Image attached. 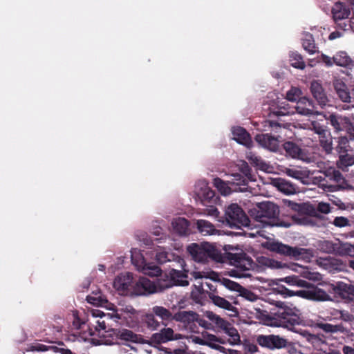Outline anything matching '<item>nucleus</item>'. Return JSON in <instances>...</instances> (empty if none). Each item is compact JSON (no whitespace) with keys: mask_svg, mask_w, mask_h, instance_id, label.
Masks as SVG:
<instances>
[{"mask_svg":"<svg viewBox=\"0 0 354 354\" xmlns=\"http://www.w3.org/2000/svg\"><path fill=\"white\" fill-rule=\"evenodd\" d=\"M275 305L278 308L270 315L265 316V324L272 327L291 329L300 324L299 310L295 307L289 306L282 301H276Z\"/></svg>","mask_w":354,"mask_h":354,"instance_id":"obj_1","label":"nucleus"},{"mask_svg":"<svg viewBox=\"0 0 354 354\" xmlns=\"http://www.w3.org/2000/svg\"><path fill=\"white\" fill-rule=\"evenodd\" d=\"M254 212H256L254 215L255 220L261 223L263 226L289 227L291 225L290 222L285 221L279 217V208L274 203H260Z\"/></svg>","mask_w":354,"mask_h":354,"instance_id":"obj_2","label":"nucleus"},{"mask_svg":"<svg viewBox=\"0 0 354 354\" xmlns=\"http://www.w3.org/2000/svg\"><path fill=\"white\" fill-rule=\"evenodd\" d=\"M226 224L231 228L249 226L250 219L242 208L236 203L230 205L225 212Z\"/></svg>","mask_w":354,"mask_h":354,"instance_id":"obj_3","label":"nucleus"},{"mask_svg":"<svg viewBox=\"0 0 354 354\" xmlns=\"http://www.w3.org/2000/svg\"><path fill=\"white\" fill-rule=\"evenodd\" d=\"M268 249L272 252L289 257L295 260H308L311 256L308 249L291 247L279 242L270 243Z\"/></svg>","mask_w":354,"mask_h":354,"instance_id":"obj_4","label":"nucleus"},{"mask_svg":"<svg viewBox=\"0 0 354 354\" xmlns=\"http://www.w3.org/2000/svg\"><path fill=\"white\" fill-rule=\"evenodd\" d=\"M188 253L198 262L205 263L209 259H215L216 250L214 247L207 243H192L187 248Z\"/></svg>","mask_w":354,"mask_h":354,"instance_id":"obj_5","label":"nucleus"},{"mask_svg":"<svg viewBox=\"0 0 354 354\" xmlns=\"http://www.w3.org/2000/svg\"><path fill=\"white\" fill-rule=\"evenodd\" d=\"M256 342L261 347L269 351L286 348L290 346L288 339L279 335H258L256 336Z\"/></svg>","mask_w":354,"mask_h":354,"instance_id":"obj_6","label":"nucleus"},{"mask_svg":"<svg viewBox=\"0 0 354 354\" xmlns=\"http://www.w3.org/2000/svg\"><path fill=\"white\" fill-rule=\"evenodd\" d=\"M333 19L339 29L348 30L351 26V21L348 20L351 15L350 6L344 2H336L331 9Z\"/></svg>","mask_w":354,"mask_h":354,"instance_id":"obj_7","label":"nucleus"},{"mask_svg":"<svg viewBox=\"0 0 354 354\" xmlns=\"http://www.w3.org/2000/svg\"><path fill=\"white\" fill-rule=\"evenodd\" d=\"M320 250L326 253H331L341 257H350L354 252L353 245L339 240L335 242L324 240L319 243Z\"/></svg>","mask_w":354,"mask_h":354,"instance_id":"obj_8","label":"nucleus"},{"mask_svg":"<svg viewBox=\"0 0 354 354\" xmlns=\"http://www.w3.org/2000/svg\"><path fill=\"white\" fill-rule=\"evenodd\" d=\"M190 275L194 278L195 279H203V278H209L214 281H218L221 282V283L226 288L229 289L230 290L239 292L240 288H241V286L235 282L229 279L226 278H222L220 279L218 274L214 272H200V271H193L190 272Z\"/></svg>","mask_w":354,"mask_h":354,"instance_id":"obj_9","label":"nucleus"},{"mask_svg":"<svg viewBox=\"0 0 354 354\" xmlns=\"http://www.w3.org/2000/svg\"><path fill=\"white\" fill-rule=\"evenodd\" d=\"M297 296L314 301H330V295L322 288L316 286H310L308 288L296 291Z\"/></svg>","mask_w":354,"mask_h":354,"instance_id":"obj_10","label":"nucleus"},{"mask_svg":"<svg viewBox=\"0 0 354 354\" xmlns=\"http://www.w3.org/2000/svg\"><path fill=\"white\" fill-rule=\"evenodd\" d=\"M185 266V263L183 268H178L176 263H173L171 266H169L170 270L169 271V276L172 284L166 285V288H169L172 285L180 286H186L189 285V281L187 280L189 270H186Z\"/></svg>","mask_w":354,"mask_h":354,"instance_id":"obj_11","label":"nucleus"},{"mask_svg":"<svg viewBox=\"0 0 354 354\" xmlns=\"http://www.w3.org/2000/svg\"><path fill=\"white\" fill-rule=\"evenodd\" d=\"M227 259L230 263L242 270H249L253 268V260L245 252L227 253Z\"/></svg>","mask_w":354,"mask_h":354,"instance_id":"obj_12","label":"nucleus"},{"mask_svg":"<svg viewBox=\"0 0 354 354\" xmlns=\"http://www.w3.org/2000/svg\"><path fill=\"white\" fill-rule=\"evenodd\" d=\"M134 284L133 274L130 272L120 274L113 281V287L123 294H127L129 292L131 293Z\"/></svg>","mask_w":354,"mask_h":354,"instance_id":"obj_13","label":"nucleus"},{"mask_svg":"<svg viewBox=\"0 0 354 354\" xmlns=\"http://www.w3.org/2000/svg\"><path fill=\"white\" fill-rule=\"evenodd\" d=\"M157 291L156 285L146 277H140L137 282L135 283L133 290L131 293L136 295H147L154 293Z\"/></svg>","mask_w":354,"mask_h":354,"instance_id":"obj_14","label":"nucleus"},{"mask_svg":"<svg viewBox=\"0 0 354 354\" xmlns=\"http://www.w3.org/2000/svg\"><path fill=\"white\" fill-rule=\"evenodd\" d=\"M326 119L328 121L329 124L333 127L335 132L339 131H348L349 127H351V120L349 117L344 116L342 115L331 113Z\"/></svg>","mask_w":354,"mask_h":354,"instance_id":"obj_15","label":"nucleus"},{"mask_svg":"<svg viewBox=\"0 0 354 354\" xmlns=\"http://www.w3.org/2000/svg\"><path fill=\"white\" fill-rule=\"evenodd\" d=\"M310 91L313 98L321 107H324L328 104L329 100L328 95L319 81H312L310 83Z\"/></svg>","mask_w":354,"mask_h":354,"instance_id":"obj_16","label":"nucleus"},{"mask_svg":"<svg viewBox=\"0 0 354 354\" xmlns=\"http://www.w3.org/2000/svg\"><path fill=\"white\" fill-rule=\"evenodd\" d=\"M181 339V335L174 333L171 328H164L158 333H153L151 336V341L157 344L167 343L173 340Z\"/></svg>","mask_w":354,"mask_h":354,"instance_id":"obj_17","label":"nucleus"},{"mask_svg":"<svg viewBox=\"0 0 354 354\" xmlns=\"http://www.w3.org/2000/svg\"><path fill=\"white\" fill-rule=\"evenodd\" d=\"M156 259L160 264H163L167 262H173L174 263H176V266L179 268H183L185 265V260L179 255L166 251L161 250L157 252L156 254Z\"/></svg>","mask_w":354,"mask_h":354,"instance_id":"obj_18","label":"nucleus"},{"mask_svg":"<svg viewBox=\"0 0 354 354\" xmlns=\"http://www.w3.org/2000/svg\"><path fill=\"white\" fill-rule=\"evenodd\" d=\"M333 293L343 299H351L354 296V286L342 281L336 283L332 287Z\"/></svg>","mask_w":354,"mask_h":354,"instance_id":"obj_19","label":"nucleus"},{"mask_svg":"<svg viewBox=\"0 0 354 354\" xmlns=\"http://www.w3.org/2000/svg\"><path fill=\"white\" fill-rule=\"evenodd\" d=\"M255 140L263 147L272 151H277L279 149V145L277 138L268 133L258 134L255 137Z\"/></svg>","mask_w":354,"mask_h":354,"instance_id":"obj_20","label":"nucleus"},{"mask_svg":"<svg viewBox=\"0 0 354 354\" xmlns=\"http://www.w3.org/2000/svg\"><path fill=\"white\" fill-rule=\"evenodd\" d=\"M172 319L185 324H190L195 322L200 323L198 314L191 310H179L173 315Z\"/></svg>","mask_w":354,"mask_h":354,"instance_id":"obj_21","label":"nucleus"},{"mask_svg":"<svg viewBox=\"0 0 354 354\" xmlns=\"http://www.w3.org/2000/svg\"><path fill=\"white\" fill-rule=\"evenodd\" d=\"M295 109L298 113L304 115H310L316 112L313 101L306 97L299 99Z\"/></svg>","mask_w":354,"mask_h":354,"instance_id":"obj_22","label":"nucleus"},{"mask_svg":"<svg viewBox=\"0 0 354 354\" xmlns=\"http://www.w3.org/2000/svg\"><path fill=\"white\" fill-rule=\"evenodd\" d=\"M234 139L239 144L248 148L252 146V141L250 133L243 127H236L232 130Z\"/></svg>","mask_w":354,"mask_h":354,"instance_id":"obj_23","label":"nucleus"},{"mask_svg":"<svg viewBox=\"0 0 354 354\" xmlns=\"http://www.w3.org/2000/svg\"><path fill=\"white\" fill-rule=\"evenodd\" d=\"M295 206L297 208H295V209L298 211V214H295L291 216L292 221L296 224L301 225H313V221L311 218L306 214H302L305 210L304 205L296 204Z\"/></svg>","mask_w":354,"mask_h":354,"instance_id":"obj_24","label":"nucleus"},{"mask_svg":"<svg viewBox=\"0 0 354 354\" xmlns=\"http://www.w3.org/2000/svg\"><path fill=\"white\" fill-rule=\"evenodd\" d=\"M274 185L279 191L286 195L294 194L297 192V186L295 184L281 178L274 179Z\"/></svg>","mask_w":354,"mask_h":354,"instance_id":"obj_25","label":"nucleus"},{"mask_svg":"<svg viewBox=\"0 0 354 354\" xmlns=\"http://www.w3.org/2000/svg\"><path fill=\"white\" fill-rule=\"evenodd\" d=\"M171 224L174 230L179 235L185 236L189 234V223L186 218L181 217L174 218Z\"/></svg>","mask_w":354,"mask_h":354,"instance_id":"obj_26","label":"nucleus"},{"mask_svg":"<svg viewBox=\"0 0 354 354\" xmlns=\"http://www.w3.org/2000/svg\"><path fill=\"white\" fill-rule=\"evenodd\" d=\"M196 227L204 236L216 234L218 232L211 222L203 219L196 221Z\"/></svg>","mask_w":354,"mask_h":354,"instance_id":"obj_27","label":"nucleus"},{"mask_svg":"<svg viewBox=\"0 0 354 354\" xmlns=\"http://www.w3.org/2000/svg\"><path fill=\"white\" fill-rule=\"evenodd\" d=\"M209 288L212 292L208 293L209 298L211 299V301L214 305L227 310H234L235 308L231 304L230 302H229L225 298L215 295V293L214 292V290H213L212 288Z\"/></svg>","mask_w":354,"mask_h":354,"instance_id":"obj_28","label":"nucleus"},{"mask_svg":"<svg viewBox=\"0 0 354 354\" xmlns=\"http://www.w3.org/2000/svg\"><path fill=\"white\" fill-rule=\"evenodd\" d=\"M86 299L88 303L96 306L106 307L109 304L106 297L100 290L93 291L91 295L86 297Z\"/></svg>","mask_w":354,"mask_h":354,"instance_id":"obj_29","label":"nucleus"},{"mask_svg":"<svg viewBox=\"0 0 354 354\" xmlns=\"http://www.w3.org/2000/svg\"><path fill=\"white\" fill-rule=\"evenodd\" d=\"M334 88L340 98L344 102H351L350 93L348 91L346 85L341 80H336L333 83Z\"/></svg>","mask_w":354,"mask_h":354,"instance_id":"obj_30","label":"nucleus"},{"mask_svg":"<svg viewBox=\"0 0 354 354\" xmlns=\"http://www.w3.org/2000/svg\"><path fill=\"white\" fill-rule=\"evenodd\" d=\"M328 223L334 225L337 228L351 227L354 223L352 218H349L343 216H335L333 220H329Z\"/></svg>","mask_w":354,"mask_h":354,"instance_id":"obj_31","label":"nucleus"},{"mask_svg":"<svg viewBox=\"0 0 354 354\" xmlns=\"http://www.w3.org/2000/svg\"><path fill=\"white\" fill-rule=\"evenodd\" d=\"M283 148L287 155L295 158H299L301 153V148L295 142L288 141L283 145Z\"/></svg>","mask_w":354,"mask_h":354,"instance_id":"obj_32","label":"nucleus"},{"mask_svg":"<svg viewBox=\"0 0 354 354\" xmlns=\"http://www.w3.org/2000/svg\"><path fill=\"white\" fill-rule=\"evenodd\" d=\"M155 315L152 312L151 313H147L142 318L145 325L151 330H157L160 326V323L156 319Z\"/></svg>","mask_w":354,"mask_h":354,"instance_id":"obj_33","label":"nucleus"},{"mask_svg":"<svg viewBox=\"0 0 354 354\" xmlns=\"http://www.w3.org/2000/svg\"><path fill=\"white\" fill-rule=\"evenodd\" d=\"M320 146L326 153L329 154L332 153L333 149V138L330 133L328 132L324 136L319 137Z\"/></svg>","mask_w":354,"mask_h":354,"instance_id":"obj_34","label":"nucleus"},{"mask_svg":"<svg viewBox=\"0 0 354 354\" xmlns=\"http://www.w3.org/2000/svg\"><path fill=\"white\" fill-rule=\"evenodd\" d=\"M152 312L156 316L159 317L162 321L173 320V315L169 310L159 306H155L152 308Z\"/></svg>","mask_w":354,"mask_h":354,"instance_id":"obj_35","label":"nucleus"},{"mask_svg":"<svg viewBox=\"0 0 354 354\" xmlns=\"http://www.w3.org/2000/svg\"><path fill=\"white\" fill-rule=\"evenodd\" d=\"M335 64L339 66H348L352 62L351 59L346 52L340 51L333 57Z\"/></svg>","mask_w":354,"mask_h":354,"instance_id":"obj_36","label":"nucleus"},{"mask_svg":"<svg viewBox=\"0 0 354 354\" xmlns=\"http://www.w3.org/2000/svg\"><path fill=\"white\" fill-rule=\"evenodd\" d=\"M353 165H354V155L348 152L339 155L337 165L339 168H346Z\"/></svg>","mask_w":354,"mask_h":354,"instance_id":"obj_37","label":"nucleus"},{"mask_svg":"<svg viewBox=\"0 0 354 354\" xmlns=\"http://www.w3.org/2000/svg\"><path fill=\"white\" fill-rule=\"evenodd\" d=\"M319 328L327 333H335L337 332H344L345 330L342 324H330L328 323H319L317 324Z\"/></svg>","mask_w":354,"mask_h":354,"instance_id":"obj_38","label":"nucleus"},{"mask_svg":"<svg viewBox=\"0 0 354 354\" xmlns=\"http://www.w3.org/2000/svg\"><path fill=\"white\" fill-rule=\"evenodd\" d=\"M49 349L53 351L55 353H59L60 354H73L71 351L68 348H58L57 346H47L44 344H37L32 346V351H46Z\"/></svg>","mask_w":354,"mask_h":354,"instance_id":"obj_39","label":"nucleus"},{"mask_svg":"<svg viewBox=\"0 0 354 354\" xmlns=\"http://www.w3.org/2000/svg\"><path fill=\"white\" fill-rule=\"evenodd\" d=\"M236 166L239 171L246 177L250 181H255L254 176L252 174V169L245 160H239Z\"/></svg>","mask_w":354,"mask_h":354,"instance_id":"obj_40","label":"nucleus"},{"mask_svg":"<svg viewBox=\"0 0 354 354\" xmlns=\"http://www.w3.org/2000/svg\"><path fill=\"white\" fill-rule=\"evenodd\" d=\"M281 281L286 282L289 285L296 286L298 287H304L308 288V287L310 286V283L309 282L306 281V280L300 279L297 276L287 277L283 279H281Z\"/></svg>","mask_w":354,"mask_h":354,"instance_id":"obj_41","label":"nucleus"},{"mask_svg":"<svg viewBox=\"0 0 354 354\" xmlns=\"http://www.w3.org/2000/svg\"><path fill=\"white\" fill-rule=\"evenodd\" d=\"M302 46L305 50L310 54H314L316 52L315 40L311 34L306 35L305 37L302 39Z\"/></svg>","mask_w":354,"mask_h":354,"instance_id":"obj_42","label":"nucleus"},{"mask_svg":"<svg viewBox=\"0 0 354 354\" xmlns=\"http://www.w3.org/2000/svg\"><path fill=\"white\" fill-rule=\"evenodd\" d=\"M291 66L296 68L304 69L306 66L302 56L297 53H292L290 55Z\"/></svg>","mask_w":354,"mask_h":354,"instance_id":"obj_43","label":"nucleus"},{"mask_svg":"<svg viewBox=\"0 0 354 354\" xmlns=\"http://www.w3.org/2000/svg\"><path fill=\"white\" fill-rule=\"evenodd\" d=\"M232 180L227 182L232 185L238 186H246L250 181L246 177L239 173H234L232 174Z\"/></svg>","mask_w":354,"mask_h":354,"instance_id":"obj_44","label":"nucleus"},{"mask_svg":"<svg viewBox=\"0 0 354 354\" xmlns=\"http://www.w3.org/2000/svg\"><path fill=\"white\" fill-rule=\"evenodd\" d=\"M348 148H350L348 144V139L346 136H340L338 138V144L336 147V151L339 155L340 153H346L348 151Z\"/></svg>","mask_w":354,"mask_h":354,"instance_id":"obj_45","label":"nucleus"},{"mask_svg":"<svg viewBox=\"0 0 354 354\" xmlns=\"http://www.w3.org/2000/svg\"><path fill=\"white\" fill-rule=\"evenodd\" d=\"M214 185L221 192V194L227 195L230 193V188L226 183L219 178L214 179Z\"/></svg>","mask_w":354,"mask_h":354,"instance_id":"obj_46","label":"nucleus"},{"mask_svg":"<svg viewBox=\"0 0 354 354\" xmlns=\"http://www.w3.org/2000/svg\"><path fill=\"white\" fill-rule=\"evenodd\" d=\"M120 338L125 341H131L136 342L138 341V335L133 331L128 329H123L120 332Z\"/></svg>","mask_w":354,"mask_h":354,"instance_id":"obj_47","label":"nucleus"},{"mask_svg":"<svg viewBox=\"0 0 354 354\" xmlns=\"http://www.w3.org/2000/svg\"><path fill=\"white\" fill-rule=\"evenodd\" d=\"M331 315L336 317H339L341 319L346 322H351L354 320V316L345 310H334Z\"/></svg>","mask_w":354,"mask_h":354,"instance_id":"obj_48","label":"nucleus"},{"mask_svg":"<svg viewBox=\"0 0 354 354\" xmlns=\"http://www.w3.org/2000/svg\"><path fill=\"white\" fill-rule=\"evenodd\" d=\"M145 273L150 276H158L161 274V269L154 265L145 264L143 267Z\"/></svg>","mask_w":354,"mask_h":354,"instance_id":"obj_49","label":"nucleus"},{"mask_svg":"<svg viewBox=\"0 0 354 354\" xmlns=\"http://www.w3.org/2000/svg\"><path fill=\"white\" fill-rule=\"evenodd\" d=\"M239 295L246 299L248 301H254L257 299V296L251 290L241 286L239 291L238 292Z\"/></svg>","mask_w":354,"mask_h":354,"instance_id":"obj_50","label":"nucleus"},{"mask_svg":"<svg viewBox=\"0 0 354 354\" xmlns=\"http://www.w3.org/2000/svg\"><path fill=\"white\" fill-rule=\"evenodd\" d=\"M247 159L252 163L254 164L257 167H259L260 168H262L263 166L265 165L262 159L256 156L254 153L250 152L247 154Z\"/></svg>","mask_w":354,"mask_h":354,"instance_id":"obj_51","label":"nucleus"},{"mask_svg":"<svg viewBox=\"0 0 354 354\" xmlns=\"http://www.w3.org/2000/svg\"><path fill=\"white\" fill-rule=\"evenodd\" d=\"M300 91L296 88H292L287 92L286 98L288 100L291 102L296 101L299 96Z\"/></svg>","mask_w":354,"mask_h":354,"instance_id":"obj_52","label":"nucleus"},{"mask_svg":"<svg viewBox=\"0 0 354 354\" xmlns=\"http://www.w3.org/2000/svg\"><path fill=\"white\" fill-rule=\"evenodd\" d=\"M332 179L337 183L339 185H343L346 180L342 174V173L338 170H334L332 174Z\"/></svg>","mask_w":354,"mask_h":354,"instance_id":"obj_53","label":"nucleus"},{"mask_svg":"<svg viewBox=\"0 0 354 354\" xmlns=\"http://www.w3.org/2000/svg\"><path fill=\"white\" fill-rule=\"evenodd\" d=\"M317 209L320 213L328 214L331 212L332 207L328 203L321 202L318 203Z\"/></svg>","mask_w":354,"mask_h":354,"instance_id":"obj_54","label":"nucleus"},{"mask_svg":"<svg viewBox=\"0 0 354 354\" xmlns=\"http://www.w3.org/2000/svg\"><path fill=\"white\" fill-rule=\"evenodd\" d=\"M286 174L292 178L295 179H301L302 178V172L295 169L287 168L286 169Z\"/></svg>","mask_w":354,"mask_h":354,"instance_id":"obj_55","label":"nucleus"},{"mask_svg":"<svg viewBox=\"0 0 354 354\" xmlns=\"http://www.w3.org/2000/svg\"><path fill=\"white\" fill-rule=\"evenodd\" d=\"M312 125L313 126L315 132L319 135V137L328 133L324 127L319 125V124L316 122H313Z\"/></svg>","mask_w":354,"mask_h":354,"instance_id":"obj_56","label":"nucleus"},{"mask_svg":"<svg viewBox=\"0 0 354 354\" xmlns=\"http://www.w3.org/2000/svg\"><path fill=\"white\" fill-rule=\"evenodd\" d=\"M214 323L218 327L222 328L225 331L228 330V329L230 328V322L221 317L216 318V321Z\"/></svg>","mask_w":354,"mask_h":354,"instance_id":"obj_57","label":"nucleus"},{"mask_svg":"<svg viewBox=\"0 0 354 354\" xmlns=\"http://www.w3.org/2000/svg\"><path fill=\"white\" fill-rule=\"evenodd\" d=\"M203 198L205 201L209 202L214 196V192L209 188H205L202 193Z\"/></svg>","mask_w":354,"mask_h":354,"instance_id":"obj_58","label":"nucleus"},{"mask_svg":"<svg viewBox=\"0 0 354 354\" xmlns=\"http://www.w3.org/2000/svg\"><path fill=\"white\" fill-rule=\"evenodd\" d=\"M278 292L285 297H290L292 295H297L296 292L288 290L287 288H286L283 286H279L277 288Z\"/></svg>","mask_w":354,"mask_h":354,"instance_id":"obj_59","label":"nucleus"},{"mask_svg":"<svg viewBox=\"0 0 354 354\" xmlns=\"http://www.w3.org/2000/svg\"><path fill=\"white\" fill-rule=\"evenodd\" d=\"M198 292L192 291L191 296L193 300H194L196 302H201V295L203 294V288H198Z\"/></svg>","mask_w":354,"mask_h":354,"instance_id":"obj_60","label":"nucleus"},{"mask_svg":"<svg viewBox=\"0 0 354 354\" xmlns=\"http://www.w3.org/2000/svg\"><path fill=\"white\" fill-rule=\"evenodd\" d=\"M321 57H322V62L326 64V66L330 67V66H332L335 64V62H333V57H330L324 54H322Z\"/></svg>","mask_w":354,"mask_h":354,"instance_id":"obj_61","label":"nucleus"},{"mask_svg":"<svg viewBox=\"0 0 354 354\" xmlns=\"http://www.w3.org/2000/svg\"><path fill=\"white\" fill-rule=\"evenodd\" d=\"M207 345L209 346L212 348L218 350V351H219L221 352H223V353H225V350L226 349H225V348H224L222 346H220L218 344H213V343H209V342L207 343Z\"/></svg>","mask_w":354,"mask_h":354,"instance_id":"obj_62","label":"nucleus"},{"mask_svg":"<svg viewBox=\"0 0 354 354\" xmlns=\"http://www.w3.org/2000/svg\"><path fill=\"white\" fill-rule=\"evenodd\" d=\"M247 350L251 354L254 353L259 351V348L256 344H249L247 345Z\"/></svg>","mask_w":354,"mask_h":354,"instance_id":"obj_63","label":"nucleus"},{"mask_svg":"<svg viewBox=\"0 0 354 354\" xmlns=\"http://www.w3.org/2000/svg\"><path fill=\"white\" fill-rule=\"evenodd\" d=\"M333 203L339 207L340 209H346L347 206L344 203H343L340 199L337 198V200L333 201Z\"/></svg>","mask_w":354,"mask_h":354,"instance_id":"obj_64","label":"nucleus"}]
</instances>
